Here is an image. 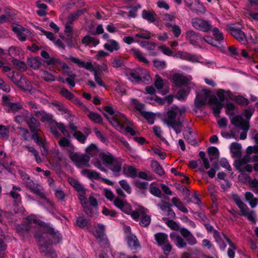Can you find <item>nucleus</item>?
Returning a JSON list of instances; mask_svg holds the SVG:
<instances>
[{"instance_id":"f257e3e1","label":"nucleus","mask_w":258,"mask_h":258,"mask_svg":"<svg viewBox=\"0 0 258 258\" xmlns=\"http://www.w3.org/2000/svg\"><path fill=\"white\" fill-rule=\"evenodd\" d=\"M103 113L111 125L120 132L129 133L133 136L136 135L134 129L129 126L131 122L122 113L114 110L113 108L107 106L104 107Z\"/></svg>"},{"instance_id":"f03ea898","label":"nucleus","mask_w":258,"mask_h":258,"mask_svg":"<svg viewBox=\"0 0 258 258\" xmlns=\"http://www.w3.org/2000/svg\"><path fill=\"white\" fill-rule=\"evenodd\" d=\"M92 163L96 168L101 171H106V168L118 175L121 169L123 160L114 157L111 153H103L100 155V159H94Z\"/></svg>"},{"instance_id":"7ed1b4c3","label":"nucleus","mask_w":258,"mask_h":258,"mask_svg":"<svg viewBox=\"0 0 258 258\" xmlns=\"http://www.w3.org/2000/svg\"><path fill=\"white\" fill-rule=\"evenodd\" d=\"M68 181L78 191L80 202L87 214L92 216L93 212H96L97 210L98 204L96 198L90 196L87 200L85 196L86 190L78 180L70 177L68 178Z\"/></svg>"},{"instance_id":"20e7f679","label":"nucleus","mask_w":258,"mask_h":258,"mask_svg":"<svg viewBox=\"0 0 258 258\" xmlns=\"http://www.w3.org/2000/svg\"><path fill=\"white\" fill-rule=\"evenodd\" d=\"M246 152L247 155L242 159L239 160L236 164L238 165L241 172H250L253 168L250 164H247V162H252L253 163L254 169L258 171V146H248Z\"/></svg>"},{"instance_id":"39448f33","label":"nucleus","mask_w":258,"mask_h":258,"mask_svg":"<svg viewBox=\"0 0 258 258\" xmlns=\"http://www.w3.org/2000/svg\"><path fill=\"white\" fill-rule=\"evenodd\" d=\"M232 199L237 205L242 216L245 217L249 221L255 222L256 215L253 211L249 209L247 206L243 202L239 196L236 194L232 195Z\"/></svg>"},{"instance_id":"423d86ee","label":"nucleus","mask_w":258,"mask_h":258,"mask_svg":"<svg viewBox=\"0 0 258 258\" xmlns=\"http://www.w3.org/2000/svg\"><path fill=\"white\" fill-rule=\"evenodd\" d=\"M69 60L72 61L74 63H77L80 67L85 68L86 69L90 71V72H93L94 80L99 86H104V83L99 76V71L98 70L94 69L93 64L91 62H85L84 61L79 59L77 57H73L71 56Z\"/></svg>"},{"instance_id":"0eeeda50","label":"nucleus","mask_w":258,"mask_h":258,"mask_svg":"<svg viewBox=\"0 0 258 258\" xmlns=\"http://www.w3.org/2000/svg\"><path fill=\"white\" fill-rule=\"evenodd\" d=\"M75 146H73V149L69 150L68 155L71 160L80 168L82 166H89L88 162L90 160L89 155H81L80 153L75 152Z\"/></svg>"},{"instance_id":"6e6552de","label":"nucleus","mask_w":258,"mask_h":258,"mask_svg":"<svg viewBox=\"0 0 258 258\" xmlns=\"http://www.w3.org/2000/svg\"><path fill=\"white\" fill-rule=\"evenodd\" d=\"M147 209L139 206L136 211L132 213V217L134 220H138L140 218V224L142 226H147L150 223V216L147 214Z\"/></svg>"},{"instance_id":"1a4fd4ad","label":"nucleus","mask_w":258,"mask_h":258,"mask_svg":"<svg viewBox=\"0 0 258 258\" xmlns=\"http://www.w3.org/2000/svg\"><path fill=\"white\" fill-rule=\"evenodd\" d=\"M230 121L232 123L239 126L242 130L240 133L239 138L240 140H244L247 137V132L249 127L248 125V121L244 120L242 116H237L234 118H231Z\"/></svg>"},{"instance_id":"9d476101","label":"nucleus","mask_w":258,"mask_h":258,"mask_svg":"<svg viewBox=\"0 0 258 258\" xmlns=\"http://www.w3.org/2000/svg\"><path fill=\"white\" fill-rule=\"evenodd\" d=\"M191 79V76H185L179 73H175L171 78L172 82L177 87L189 85Z\"/></svg>"},{"instance_id":"9b49d317","label":"nucleus","mask_w":258,"mask_h":258,"mask_svg":"<svg viewBox=\"0 0 258 258\" xmlns=\"http://www.w3.org/2000/svg\"><path fill=\"white\" fill-rule=\"evenodd\" d=\"M32 228H37L39 232L44 230V227L42 226L39 220H37L35 216H28L26 219V226L23 230H29Z\"/></svg>"},{"instance_id":"f8f14e48","label":"nucleus","mask_w":258,"mask_h":258,"mask_svg":"<svg viewBox=\"0 0 258 258\" xmlns=\"http://www.w3.org/2000/svg\"><path fill=\"white\" fill-rule=\"evenodd\" d=\"M13 31L17 34V38L21 41H25L31 35V32L27 29L24 28L21 25L14 24L12 26Z\"/></svg>"},{"instance_id":"ddd939ff","label":"nucleus","mask_w":258,"mask_h":258,"mask_svg":"<svg viewBox=\"0 0 258 258\" xmlns=\"http://www.w3.org/2000/svg\"><path fill=\"white\" fill-rule=\"evenodd\" d=\"M191 24L194 27L202 31L208 32L211 28V25L209 22L200 18H193L191 20Z\"/></svg>"},{"instance_id":"4468645a","label":"nucleus","mask_w":258,"mask_h":258,"mask_svg":"<svg viewBox=\"0 0 258 258\" xmlns=\"http://www.w3.org/2000/svg\"><path fill=\"white\" fill-rule=\"evenodd\" d=\"M211 92L208 89H203L200 94L197 95L195 99V103L197 107H201L206 104Z\"/></svg>"},{"instance_id":"2eb2a0df","label":"nucleus","mask_w":258,"mask_h":258,"mask_svg":"<svg viewBox=\"0 0 258 258\" xmlns=\"http://www.w3.org/2000/svg\"><path fill=\"white\" fill-rule=\"evenodd\" d=\"M46 233H43V234H40L38 233H36L35 234V237L37 239V240L40 243V247L41 249V252H44L45 254V256L46 258H56V254L54 253V251H48L46 252L45 251V249H44V248L45 247V245H43V239L45 237Z\"/></svg>"},{"instance_id":"dca6fc26","label":"nucleus","mask_w":258,"mask_h":258,"mask_svg":"<svg viewBox=\"0 0 258 258\" xmlns=\"http://www.w3.org/2000/svg\"><path fill=\"white\" fill-rule=\"evenodd\" d=\"M214 237L215 239L216 242L218 243L220 249L221 250L225 249L227 244L229 242V239L226 236L224 235L223 233L220 234L217 231H214Z\"/></svg>"},{"instance_id":"f3484780","label":"nucleus","mask_w":258,"mask_h":258,"mask_svg":"<svg viewBox=\"0 0 258 258\" xmlns=\"http://www.w3.org/2000/svg\"><path fill=\"white\" fill-rule=\"evenodd\" d=\"M173 56L177 58L183 59V60L191 61V62H199L200 57L194 54H190L183 51H177L174 54Z\"/></svg>"},{"instance_id":"a211bd4d","label":"nucleus","mask_w":258,"mask_h":258,"mask_svg":"<svg viewBox=\"0 0 258 258\" xmlns=\"http://www.w3.org/2000/svg\"><path fill=\"white\" fill-rule=\"evenodd\" d=\"M186 5L190 9L197 14L204 13L206 12L205 7L200 3V0H192V3L186 1Z\"/></svg>"},{"instance_id":"6ab92c4d","label":"nucleus","mask_w":258,"mask_h":258,"mask_svg":"<svg viewBox=\"0 0 258 258\" xmlns=\"http://www.w3.org/2000/svg\"><path fill=\"white\" fill-rule=\"evenodd\" d=\"M113 204L118 209L121 210L125 213L131 214L132 216L133 212H132L131 206L125 201L116 198L114 200Z\"/></svg>"},{"instance_id":"aec40b11","label":"nucleus","mask_w":258,"mask_h":258,"mask_svg":"<svg viewBox=\"0 0 258 258\" xmlns=\"http://www.w3.org/2000/svg\"><path fill=\"white\" fill-rule=\"evenodd\" d=\"M215 93L217 98L219 99V102H221L222 103L225 100L233 99V94L230 90L218 89L216 90Z\"/></svg>"},{"instance_id":"412c9836","label":"nucleus","mask_w":258,"mask_h":258,"mask_svg":"<svg viewBox=\"0 0 258 258\" xmlns=\"http://www.w3.org/2000/svg\"><path fill=\"white\" fill-rule=\"evenodd\" d=\"M170 238L178 247H184L187 244L184 239H183L178 233H176V232H172L170 234Z\"/></svg>"},{"instance_id":"4be33fe9","label":"nucleus","mask_w":258,"mask_h":258,"mask_svg":"<svg viewBox=\"0 0 258 258\" xmlns=\"http://www.w3.org/2000/svg\"><path fill=\"white\" fill-rule=\"evenodd\" d=\"M93 233L97 239L105 240L106 236L105 235V226L102 224H97L94 227Z\"/></svg>"},{"instance_id":"5701e85b","label":"nucleus","mask_w":258,"mask_h":258,"mask_svg":"<svg viewBox=\"0 0 258 258\" xmlns=\"http://www.w3.org/2000/svg\"><path fill=\"white\" fill-rule=\"evenodd\" d=\"M104 48L105 49L109 52L115 51L120 48V45L117 41L113 39H108L106 42L104 44Z\"/></svg>"},{"instance_id":"b1692460","label":"nucleus","mask_w":258,"mask_h":258,"mask_svg":"<svg viewBox=\"0 0 258 258\" xmlns=\"http://www.w3.org/2000/svg\"><path fill=\"white\" fill-rule=\"evenodd\" d=\"M27 116L26 121L30 129L32 132H36L39 130V123L37 121L36 119L32 116H28L27 112Z\"/></svg>"},{"instance_id":"393cba45","label":"nucleus","mask_w":258,"mask_h":258,"mask_svg":"<svg viewBox=\"0 0 258 258\" xmlns=\"http://www.w3.org/2000/svg\"><path fill=\"white\" fill-rule=\"evenodd\" d=\"M19 173L21 178L25 182L26 186L31 189L33 192H37V187H36L34 182H32L31 180H30L29 176L27 175V174H26V173L25 172H23V171H20Z\"/></svg>"},{"instance_id":"a878e982","label":"nucleus","mask_w":258,"mask_h":258,"mask_svg":"<svg viewBox=\"0 0 258 258\" xmlns=\"http://www.w3.org/2000/svg\"><path fill=\"white\" fill-rule=\"evenodd\" d=\"M176 118L175 107H173L167 112V117L165 121L168 124L173 126L176 121Z\"/></svg>"},{"instance_id":"bb28decb","label":"nucleus","mask_w":258,"mask_h":258,"mask_svg":"<svg viewBox=\"0 0 258 258\" xmlns=\"http://www.w3.org/2000/svg\"><path fill=\"white\" fill-rule=\"evenodd\" d=\"M183 135L184 139L187 140L189 144L191 145L196 144L195 133L193 132L191 128L189 127L185 128L183 131Z\"/></svg>"},{"instance_id":"cd10ccee","label":"nucleus","mask_w":258,"mask_h":258,"mask_svg":"<svg viewBox=\"0 0 258 258\" xmlns=\"http://www.w3.org/2000/svg\"><path fill=\"white\" fill-rule=\"evenodd\" d=\"M155 239L159 246L163 247V245L168 242V235L164 233H158L154 235Z\"/></svg>"},{"instance_id":"c85d7f7f","label":"nucleus","mask_w":258,"mask_h":258,"mask_svg":"<svg viewBox=\"0 0 258 258\" xmlns=\"http://www.w3.org/2000/svg\"><path fill=\"white\" fill-rule=\"evenodd\" d=\"M47 64H53L54 65H55L58 67L61 68V69L65 73H69V67L68 64H67L66 63L61 62L58 59H54V58H51L50 60H47L46 61Z\"/></svg>"},{"instance_id":"c756f323","label":"nucleus","mask_w":258,"mask_h":258,"mask_svg":"<svg viewBox=\"0 0 258 258\" xmlns=\"http://www.w3.org/2000/svg\"><path fill=\"white\" fill-rule=\"evenodd\" d=\"M231 34L240 43L245 44L246 42V36L244 33L240 29H233Z\"/></svg>"},{"instance_id":"7c9ffc66","label":"nucleus","mask_w":258,"mask_h":258,"mask_svg":"<svg viewBox=\"0 0 258 258\" xmlns=\"http://www.w3.org/2000/svg\"><path fill=\"white\" fill-rule=\"evenodd\" d=\"M245 198L251 208L256 207L258 204V199L254 198L253 195L250 191H246L245 193Z\"/></svg>"},{"instance_id":"2f4dec72","label":"nucleus","mask_w":258,"mask_h":258,"mask_svg":"<svg viewBox=\"0 0 258 258\" xmlns=\"http://www.w3.org/2000/svg\"><path fill=\"white\" fill-rule=\"evenodd\" d=\"M81 174L91 180L97 179L99 178V173L96 171L89 170V169H84L81 171Z\"/></svg>"},{"instance_id":"473e14b6","label":"nucleus","mask_w":258,"mask_h":258,"mask_svg":"<svg viewBox=\"0 0 258 258\" xmlns=\"http://www.w3.org/2000/svg\"><path fill=\"white\" fill-rule=\"evenodd\" d=\"M130 107L132 110L139 111L142 113L145 106L143 103H140L137 99L132 98L130 99Z\"/></svg>"},{"instance_id":"72a5a7b5","label":"nucleus","mask_w":258,"mask_h":258,"mask_svg":"<svg viewBox=\"0 0 258 258\" xmlns=\"http://www.w3.org/2000/svg\"><path fill=\"white\" fill-rule=\"evenodd\" d=\"M230 150L233 157H239L241 151V146L240 144L233 142L230 146Z\"/></svg>"},{"instance_id":"f704fd0d","label":"nucleus","mask_w":258,"mask_h":258,"mask_svg":"<svg viewBox=\"0 0 258 258\" xmlns=\"http://www.w3.org/2000/svg\"><path fill=\"white\" fill-rule=\"evenodd\" d=\"M145 101L151 104L152 105H161L164 103V99L159 98L157 96L152 97H147Z\"/></svg>"},{"instance_id":"c9c22d12","label":"nucleus","mask_w":258,"mask_h":258,"mask_svg":"<svg viewBox=\"0 0 258 258\" xmlns=\"http://www.w3.org/2000/svg\"><path fill=\"white\" fill-rule=\"evenodd\" d=\"M131 51L133 55L142 62L146 64L149 63V61L147 58H146L145 54L142 53L141 51H139V50L137 49H132Z\"/></svg>"},{"instance_id":"e433bc0d","label":"nucleus","mask_w":258,"mask_h":258,"mask_svg":"<svg viewBox=\"0 0 258 258\" xmlns=\"http://www.w3.org/2000/svg\"><path fill=\"white\" fill-rule=\"evenodd\" d=\"M175 20V16L173 14H165L163 16V21L165 22V26L167 28L172 27Z\"/></svg>"},{"instance_id":"4c0bfd02","label":"nucleus","mask_w":258,"mask_h":258,"mask_svg":"<svg viewBox=\"0 0 258 258\" xmlns=\"http://www.w3.org/2000/svg\"><path fill=\"white\" fill-rule=\"evenodd\" d=\"M127 77L133 83H139L141 81V77L136 71L132 70L129 72L127 74Z\"/></svg>"},{"instance_id":"58836bf2","label":"nucleus","mask_w":258,"mask_h":258,"mask_svg":"<svg viewBox=\"0 0 258 258\" xmlns=\"http://www.w3.org/2000/svg\"><path fill=\"white\" fill-rule=\"evenodd\" d=\"M123 173L127 177L134 178L137 176V170L133 166L125 165L123 166Z\"/></svg>"},{"instance_id":"ea45409f","label":"nucleus","mask_w":258,"mask_h":258,"mask_svg":"<svg viewBox=\"0 0 258 258\" xmlns=\"http://www.w3.org/2000/svg\"><path fill=\"white\" fill-rule=\"evenodd\" d=\"M155 16L156 14L153 11L143 10L142 12V18L150 23L155 21Z\"/></svg>"},{"instance_id":"a19ab883","label":"nucleus","mask_w":258,"mask_h":258,"mask_svg":"<svg viewBox=\"0 0 258 258\" xmlns=\"http://www.w3.org/2000/svg\"><path fill=\"white\" fill-rule=\"evenodd\" d=\"M186 38L191 43H195L200 40L201 36L194 31H188L186 33Z\"/></svg>"},{"instance_id":"79ce46f5","label":"nucleus","mask_w":258,"mask_h":258,"mask_svg":"<svg viewBox=\"0 0 258 258\" xmlns=\"http://www.w3.org/2000/svg\"><path fill=\"white\" fill-rule=\"evenodd\" d=\"M172 202L174 206L176 207L180 211L183 212L184 213H187L188 212L187 208L184 207L183 203L180 202V201L178 199V198H173L172 199Z\"/></svg>"},{"instance_id":"37998d69","label":"nucleus","mask_w":258,"mask_h":258,"mask_svg":"<svg viewBox=\"0 0 258 258\" xmlns=\"http://www.w3.org/2000/svg\"><path fill=\"white\" fill-rule=\"evenodd\" d=\"M189 92L190 89L189 87H186L184 89L179 90L178 92H177L175 98L180 101H182V100H184L186 98Z\"/></svg>"},{"instance_id":"c03bdc74","label":"nucleus","mask_w":258,"mask_h":258,"mask_svg":"<svg viewBox=\"0 0 258 258\" xmlns=\"http://www.w3.org/2000/svg\"><path fill=\"white\" fill-rule=\"evenodd\" d=\"M127 241L130 247H137L138 246V239L133 234L128 233L126 236Z\"/></svg>"},{"instance_id":"a18cd8bd","label":"nucleus","mask_w":258,"mask_h":258,"mask_svg":"<svg viewBox=\"0 0 258 258\" xmlns=\"http://www.w3.org/2000/svg\"><path fill=\"white\" fill-rule=\"evenodd\" d=\"M142 115L145 118L147 119L148 122L150 124H153L154 119L156 117V114L154 112L145 111L144 109L143 110Z\"/></svg>"},{"instance_id":"49530a36","label":"nucleus","mask_w":258,"mask_h":258,"mask_svg":"<svg viewBox=\"0 0 258 258\" xmlns=\"http://www.w3.org/2000/svg\"><path fill=\"white\" fill-rule=\"evenodd\" d=\"M40 75L43 80L47 82L54 81L55 80V78L51 74V73L45 71V70H41L40 72Z\"/></svg>"},{"instance_id":"de8ad7c7","label":"nucleus","mask_w":258,"mask_h":258,"mask_svg":"<svg viewBox=\"0 0 258 258\" xmlns=\"http://www.w3.org/2000/svg\"><path fill=\"white\" fill-rule=\"evenodd\" d=\"M48 232L52 238L53 242L58 243L59 242L61 239V235L57 231H55L53 229L50 228L48 229Z\"/></svg>"},{"instance_id":"09e8293b","label":"nucleus","mask_w":258,"mask_h":258,"mask_svg":"<svg viewBox=\"0 0 258 258\" xmlns=\"http://www.w3.org/2000/svg\"><path fill=\"white\" fill-rule=\"evenodd\" d=\"M3 104L5 106H8L10 107L11 110H16V109L20 108L21 106L18 104L11 103L9 97L3 96Z\"/></svg>"},{"instance_id":"8fccbe9b","label":"nucleus","mask_w":258,"mask_h":258,"mask_svg":"<svg viewBox=\"0 0 258 258\" xmlns=\"http://www.w3.org/2000/svg\"><path fill=\"white\" fill-rule=\"evenodd\" d=\"M226 108V114L229 116V118L230 119L231 117H235V116H233L234 113L236 111L237 107L233 103H228L225 106Z\"/></svg>"},{"instance_id":"3c124183","label":"nucleus","mask_w":258,"mask_h":258,"mask_svg":"<svg viewBox=\"0 0 258 258\" xmlns=\"http://www.w3.org/2000/svg\"><path fill=\"white\" fill-rule=\"evenodd\" d=\"M41 60L39 58H31L28 60V63L30 67L33 69H39L41 64Z\"/></svg>"},{"instance_id":"603ef678","label":"nucleus","mask_w":258,"mask_h":258,"mask_svg":"<svg viewBox=\"0 0 258 258\" xmlns=\"http://www.w3.org/2000/svg\"><path fill=\"white\" fill-rule=\"evenodd\" d=\"M223 106V103L221 102H216L213 106V112L217 118L220 116V113Z\"/></svg>"},{"instance_id":"864d4df0","label":"nucleus","mask_w":258,"mask_h":258,"mask_svg":"<svg viewBox=\"0 0 258 258\" xmlns=\"http://www.w3.org/2000/svg\"><path fill=\"white\" fill-rule=\"evenodd\" d=\"M135 36L140 38L150 39L152 36V33L149 31L145 30V29H141L137 31Z\"/></svg>"},{"instance_id":"5fc2aeb1","label":"nucleus","mask_w":258,"mask_h":258,"mask_svg":"<svg viewBox=\"0 0 258 258\" xmlns=\"http://www.w3.org/2000/svg\"><path fill=\"white\" fill-rule=\"evenodd\" d=\"M59 146L60 147H66L67 148L68 153H69V149H73V145L71 143L68 139L62 137L61 138L58 142Z\"/></svg>"},{"instance_id":"6e6d98bb","label":"nucleus","mask_w":258,"mask_h":258,"mask_svg":"<svg viewBox=\"0 0 258 258\" xmlns=\"http://www.w3.org/2000/svg\"><path fill=\"white\" fill-rule=\"evenodd\" d=\"M151 167L155 173L158 174L159 175H163L164 171L159 162L155 161H152L151 162Z\"/></svg>"},{"instance_id":"4d7b16f0","label":"nucleus","mask_w":258,"mask_h":258,"mask_svg":"<svg viewBox=\"0 0 258 258\" xmlns=\"http://www.w3.org/2000/svg\"><path fill=\"white\" fill-rule=\"evenodd\" d=\"M141 6L140 5H136L134 7H131L128 12V13H124L123 16L125 17L126 16L128 17H131L132 18H135L137 16V11L138 9H140Z\"/></svg>"},{"instance_id":"13d9d810","label":"nucleus","mask_w":258,"mask_h":258,"mask_svg":"<svg viewBox=\"0 0 258 258\" xmlns=\"http://www.w3.org/2000/svg\"><path fill=\"white\" fill-rule=\"evenodd\" d=\"M153 131L155 135H156L157 137L160 138L162 141L164 142V143L167 146H169V144L168 141H166L164 138L162 137V131L160 127H157V126H155L153 127Z\"/></svg>"},{"instance_id":"bf43d9fd","label":"nucleus","mask_w":258,"mask_h":258,"mask_svg":"<svg viewBox=\"0 0 258 258\" xmlns=\"http://www.w3.org/2000/svg\"><path fill=\"white\" fill-rule=\"evenodd\" d=\"M158 49L160 50V51L164 54L167 55V56H173L174 53L173 51H172L170 49V48L166 45H161L158 47Z\"/></svg>"},{"instance_id":"052dcab7","label":"nucleus","mask_w":258,"mask_h":258,"mask_svg":"<svg viewBox=\"0 0 258 258\" xmlns=\"http://www.w3.org/2000/svg\"><path fill=\"white\" fill-rule=\"evenodd\" d=\"M12 62L15 67L17 68V69L24 71L26 70L27 68L25 62H23V61H21L18 59H16V58H14L12 60Z\"/></svg>"},{"instance_id":"680f3d73","label":"nucleus","mask_w":258,"mask_h":258,"mask_svg":"<svg viewBox=\"0 0 258 258\" xmlns=\"http://www.w3.org/2000/svg\"><path fill=\"white\" fill-rule=\"evenodd\" d=\"M86 151L89 155L94 156L97 154L98 150L95 144H92L86 148Z\"/></svg>"},{"instance_id":"e2e57ef3","label":"nucleus","mask_w":258,"mask_h":258,"mask_svg":"<svg viewBox=\"0 0 258 258\" xmlns=\"http://www.w3.org/2000/svg\"><path fill=\"white\" fill-rule=\"evenodd\" d=\"M228 245L230 247L228 249V256L229 258H234L235 256V250L237 249V247L234 243L230 240L229 241Z\"/></svg>"},{"instance_id":"0e129e2a","label":"nucleus","mask_w":258,"mask_h":258,"mask_svg":"<svg viewBox=\"0 0 258 258\" xmlns=\"http://www.w3.org/2000/svg\"><path fill=\"white\" fill-rule=\"evenodd\" d=\"M213 35L217 41H221L224 39L223 34L217 27L213 29Z\"/></svg>"},{"instance_id":"69168bd1","label":"nucleus","mask_w":258,"mask_h":258,"mask_svg":"<svg viewBox=\"0 0 258 258\" xmlns=\"http://www.w3.org/2000/svg\"><path fill=\"white\" fill-rule=\"evenodd\" d=\"M208 153L211 160L214 158L218 157L219 155V151L216 147L209 148L208 149Z\"/></svg>"},{"instance_id":"338daca9","label":"nucleus","mask_w":258,"mask_h":258,"mask_svg":"<svg viewBox=\"0 0 258 258\" xmlns=\"http://www.w3.org/2000/svg\"><path fill=\"white\" fill-rule=\"evenodd\" d=\"M153 65L157 69L162 70L166 68V63L165 61L155 59L153 60Z\"/></svg>"},{"instance_id":"774afa93","label":"nucleus","mask_w":258,"mask_h":258,"mask_svg":"<svg viewBox=\"0 0 258 258\" xmlns=\"http://www.w3.org/2000/svg\"><path fill=\"white\" fill-rule=\"evenodd\" d=\"M88 115L89 118L92 121L96 122H101L102 121L101 117L99 114H96V113L89 112Z\"/></svg>"}]
</instances>
